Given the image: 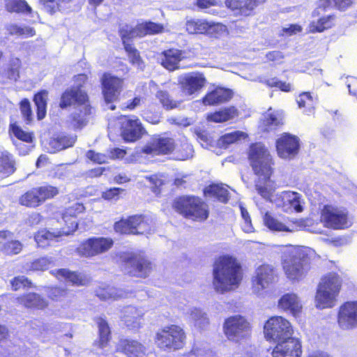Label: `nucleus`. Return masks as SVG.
<instances>
[{
	"label": "nucleus",
	"mask_w": 357,
	"mask_h": 357,
	"mask_svg": "<svg viewBox=\"0 0 357 357\" xmlns=\"http://www.w3.org/2000/svg\"><path fill=\"white\" fill-rule=\"evenodd\" d=\"M118 349L128 357H139L144 353L143 345L136 340L121 339L118 343Z\"/></svg>",
	"instance_id": "31"
},
{
	"label": "nucleus",
	"mask_w": 357,
	"mask_h": 357,
	"mask_svg": "<svg viewBox=\"0 0 357 357\" xmlns=\"http://www.w3.org/2000/svg\"><path fill=\"white\" fill-rule=\"evenodd\" d=\"M144 310L133 306H128L123 310V321L130 328H138L144 316Z\"/></svg>",
	"instance_id": "29"
},
{
	"label": "nucleus",
	"mask_w": 357,
	"mask_h": 357,
	"mask_svg": "<svg viewBox=\"0 0 357 357\" xmlns=\"http://www.w3.org/2000/svg\"><path fill=\"white\" fill-rule=\"evenodd\" d=\"M10 130L13 135L19 139L25 142H31L33 139L32 134L22 130L15 124L10 126Z\"/></svg>",
	"instance_id": "54"
},
{
	"label": "nucleus",
	"mask_w": 357,
	"mask_h": 357,
	"mask_svg": "<svg viewBox=\"0 0 357 357\" xmlns=\"http://www.w3.org/2000/svg\"><path fill=\"white\" fill-rule=\"evenodd\" d=\"M334 6V0H319L317 7L314 10L326 13L327 10Z\"/></svg>",
	"instance_id": "64"
},
{
	"label": "nucleus",
	"mask_w": 357,
	"mask_h": 357,
	"mask_svg": "<svg viewBox=\"0 0 357 357\" xmlns=\"http://www.w3.org/2000/svg\"><path fill=\"white\" fill-rule=\"evenodd\" d=\"M76 140L75 135L59 134L50 139V146L52 152L59 151L73 146Z\"/></svg>",
	"instance_id": "33"
},
{
	"label": "nucleus",
	"mask_w": 357,
	"mask_h": 357,
	"mask_svg": "<svg viewBox=\"0 0 357 357\" xmlns=\"http://www.w3.org/2000/svg\"><path fill=\"white\" fill-rule=\"evenodd\" d=\"M205 196L214 197L222 202H227L228 200L229 191L222 184H213L204 190Z\"/></svg>",
	"instance_id": "38"
},
{
	"label": "nucleus",
	"mask_w": 357,
	"mask_h": 357,
	"mask_svg": "<svg viewBox=\"0 0 357 357\" xmlns=\"http://www.w3.org/2000/svg\"><path fill=\"white\" fill-rule=\"evenodd\" d=\"M47 97L48 92L45 90L41 91L34 96L33 101L37 108L38 120L44 119L46 115Z\"/></svg>",
	"instance_id": "40"
},
{
	"label": "nucleus",
	"mask_w": 357,
	"mask_h": 357,
	"mask_svg": "<svg viewBox=\"0 0 357 357\" xmlns=\"http://www.w3.org/2000/svg\"><path fill=\"white\" fill-rule=\"evenodd\" d=\"M232 96L230 90L224 88H216L208 93L203 99L205 105L220 104L229 100Z\"/></svg>",
	"instance_id": "32"
},
{
	"label": "nucleus",
	"mask_w": 357,
	"mask_h": 357,
	"mask_svg": "<svg viewBox=\"0 0 357 357\" xmlns=\"http://www.w3.org/2000/svg\"><path fill=\"white\" fill-rule=\"evenodd\" d=\"M236 115L237 110L231 107L209 114L207 119L215 123H222L234 118Z\"/></svg>",
	"instance_id": "39"
},
{
	"label": "nucleus",
	"mask_w": 357,
	"mask_h": 357,
	"mask_svg": "<svg viewBox=\"0 0 357 357\" xmlns=\"http://www.w3.org/2000/svg\"><path fill=\"white\" fill-rule=\"evenodd\" d=\"M266 183L263 185H257L258 192L265 198H270L272 196L273 188L267 183L271 180H265Z\"/></svg>",
	"instance_id": "61"
},
{
	"label": "nucleus",
	"mask_w": 357,
	"mask_h": 357,
	"mask_svg": "<svg viewBox=\"0 0 357 357\" xmlns=\"http://www.w3.org/2000/svg\"><path fill=\"white\" fill-rule=\"evenodd\" d=\"M312 21L307 26V33H321L334 28L337 24V16L335 14L326 15L325 13L313 10Z\"/></svg>",
	"instance_id": "15"
},
{
	"label": "nucleus",
	"mask_w": 357,
	"mask_h": 357,
	"mask_svg": "<svg viewBox=\"0 0 357 357\" xmlns=\"http://www.w3.org/2000/svg\"><path fill=\"white\" fill-rule=\"evenodd\" d=\"M17 303L28 309L45 310L49 305L48 301L41 295L30 292L18 296L16 298Z\"/></svg>",
	"instance_id": "26"
},
{
	"label": "nucleus",
	"mask_w": 357,
	"mask_h": 357,
	"mask_svg": "<svg viewBox=\"0 0 357 357\" xmlns=\"http://www.w3.org/2000/svg\"><path fill=\"white\" fill-rule=\"evenodd\" d=\"M266 84L270 88H276L284 93H289L293 89L292 85L290 83L279 80L276 77L267 79Z\"/></svg>",
	"instance_id": "48"
},
{
	"label": "nucleus",
	"mask_w": 357,
	"mask_h": 357,
	"mask_svg": "<svg viewBox=\"0 0 357 357\" xmlns=\"http://www.w3.org/2000/svg\"><path fill=\"white\" fill-rule=\"evenodd\" d=\"M6 29L10 35L28 38L36 34L33 28L27 26H20L17 24H8L6 26Z\"/></svg>",
	"instance_id": "42"
},
{
	"label": "nucleus",
	"mask_w": 357,
	"mask_h": 357,
	"mask_svg": "<svg viewBox=\"0 0 357 357\" xmlns=\"http://www.w3.org/2000/svg\"><path fill=\"white\" fill-rule=\"evenodd\" d=\"M98 326L99 331V345L104 347L110 338V329L108 324L102 318L98 319Z\"/></svg>",
	"instance_id": "46"
},
{
	"label": "nucleus",
	"mask_w": 357,
	"mask_h": 357,
	"mask_svg": "<svg viewBox=\"0 0 357 357\" xmlns=\"http://www.w3.org/2000/svg\"><path fill=\"white\" fill-rule=\"evenodd\" d=\"M320 220L325 227L333 229H345L352 225L349 211L330 204L323 206Z\"/></svg>",
	"instance_id": "7"
},
{
	"label": "nucleus",
	"mask_w": 357,
	"mask_h": 357,
	"mask_svg": "<svg viewBox=\"0 0 357 357\" xmlns=\"http://www.w3.org/2000/svg\"><path fill=\"white\" fill-rule=\"evenodd\" d=\"M315 99L311 92L305 91L298 94L296 101L300 109H310L313 107Z\"/></svg>",
	"instance_id": "47"
},
{
	"label": "nucleus",
	"mask_w": 357,
	"mask_h": 357,
	"mask_svg": "<svg viewBox=\"0 0 357 357\" xmlns=\"http://www.w3.org/2000/svg\"><path fill=\"white\" fill-rule=\"evenodd\" d=\"M265 58L268 63L276 66L280 65L283 62V60L284 59V54L280 51L274 50L267 52Z\"/></svg>",
	"instance_id": "55"
},
{
	"label": "nucleus",
	"mask_w": 357,
	"mask_h": 357,
	"mask_svg": "<svg viewBox=\"0 0 357 357\" xmlns=\"http://www.w3.org/2000/svg\"><path fill=\"white\" fill-rule=\"evenodd\" d=\"M20 61L19 59H14L11 61V67L8 71V77L10 79L16 81L19 77V68Z\"/></svg>",
	"instance_id": "58"
},
{
	"label": "nucleus",
	"mask_w": 357,
	"mask_h": 357,
	"mask_svg": "<svg viewBox=\"0 0 357 357\" xmlns=\"http://www.w3.org/2000/svg\"><path fill=\"white\" fill-rule=\"evenodd\" d=\"M109 238H91L82 243L77 248V253L83 257H91L108 251L113 245Z\"/></svg>",
	"instance_id": "14"
},
{
	"label": "nucleus",
	"mask_w": 357,
	"mask_h": 357,
	"mask_svg": "<svg viewBox=\"0 0 357 357\" xmlns=\"http://www.w3.org/2000/svg\"><path fill=\"white\" fill-rule=\"evenodd\" d=\"M226 26L222 24H211L208 23V29H207V34H220L226 31Z\"/></svg>",
	"instance_id": "62"
},
{
	"label": "nucleus",
	"mask_w": 357,
	"mask_h": 357,
	"mask_svg": "<svg viewBox=\"0 0 357 357\" xmlns=\"http://www.w3.org/2000/svg\"><path fill=\"white\" fill-rule=\"evenodd\" d=\"M86 80V76L79 74L75 77L77 86L67 89L61 96L59 106L66 108L70 105H76L75 111L71 114V123L76 128H81L86 124L87 116L91 114V107L88 104V96L81 89L82 84Z\"/></svg>",
	"instance_id": "3"
},
{
	"label": "nucleus",
	"mask_w": 357,
	"mask_h": 357,
	"mask_svg": "<svg viewBox=\"0 0 357 357\" xmlns=\"http://www.w3.org/2000/svg\"><path fill=\"white\" fill-rule=\"evenodd\" d=\"M72 0H40L44 10L51 14L56 11H66Z\"/></svg>",
	"instance_id": "37"
},
{
	"label": "nucleus",
	"mask_w": 357,
	"mask_h": 357,
	"mask_svg": "<svg viewBox=\"0 0 357 357\" xmlns=\"http://www.w3.org/2000/svg\"><path fill=\"white\" fill-rule=\"evenodd\" d=\"M36 188L39 192L43 203L45 202L46 199L54 197L59 192L58 188L52 185H44Z\"/></svg>",
	"instance_id": "50"
},
{
	"label": "nucleus",
	"mask_w": 357,
	"mask_h": 357,
	"mask_svg": "<svg viewBox=\"0 0 357 357\" xmlns=\"http://www.w3.org/2000/svg\"><path fill=\"white\" fill-rule=\"evenodd\" d=\"M225 5L233 11L234 15H238L244 12L245 1V0H225Z\"/></svg>",
	"instance_id": "52"
},
{
	"label": "nucleus",
	"mask_w": 357,
	"mask_h": 357,
	"mask_svg": "<svg viewBox=\"0 0 357 357\" xmlns=\"http://www.w3.org/2000/svg\"><path fill=\"white\" fill-rule=\"evenodd\" d=\"M302 354L301 341L295 337L278 342L272 351L273 357H301Z\"/></svg>",
	"instance_id": "16"
},
{
	"label": "nucleus",
	"mask_w": 357,
	"mask_h": 357,
	"mask_svg": "<svg viewBox=\"0 0 357 357\" xmlns=\"http://www.w3.org/2000/svg\"><path fill=\"white\" fill-rule=\"evenodd\" d=\"M52 262V258L41 257L31 262L30 268L33 271H44L48 268Z\"/></svg>",
	"instance_id": "53"
},
{
	"label": "nucleus",
	"mask_w": 357,
	"mask_h": 357,
	"mask_svg": "<svg viewBox=\"0 0 357 357\" xmlns=\"http://www.w3.org/2000/svg\"><path fill=\"white\" fill-rule=\"evenodd\" d=\"M21 112L26 121H30L32 119V112L31 105L27 99H24L20 102Z\"/></svg>",
	"instance_id": "60"
},
{
	"label": "nucleus",
	"mask_w": 357,
	"mask_h": 357,
	"mask_svg": "<svg viewBox=\"0 0 357 357\" xmlns=\"http://www.w3.org/2000/svg\"><path fill=\"white\" fill-rule=\"evenodd\" d=\"M145 132V129L137 117H125L122 119L121 136L126 142H135L140 139Z\"/></svg>",
	"instance_id": "19"
},
{
	"label": "nucleus",
	"mask_w": 357,
	"mask_h": 357,
	"mask_svg": "<svg viewBox=\"0 0 357 357\" xmlns=\"http://www.w3.org/2000/svg\"><path fill=\"white\" fill-rule=\"evenodd\" d=\"M213 277V285L217 292L224 294L234 290L243 278L241 265L232 257H220L214 263Z\"/></svg>",
	"instance_id": "2"
},
{
	"label": "nucleus",
	"mask_w": 357,
	"mask_h": 357,
	"mask_svg": "<svg viewBox=\"0 0 357 357\" xmlns=\"http://www.w3.org/2000/svg\"><path fill=\"white\" fill-rule=\"evenodd\" d=\"M224 331L229 340L239 342L245 336V319L240 315L228 318L225 322Z\"/></svg>",
	"instance_id": "17"
},
{
	"label": "nucleus",
	"mask_w": 357,
	"mask_h": 357,
	"mask_svg": "<svg viewBox=\"0 0 357 357\" xmlns=\"http://www.w3.org/2000/svg\"><path fill=\"white\" fill-rule=\"evenodd\" d=\"M268 0H247V16L255 14Z\"/></svg>",
	"instance_id": "56"
},
{
	"label": "nucleus",
	"mask_w": 357,
	"mask_h": 357,
	"mask_svg": "<svg viewBox=\"0 0 357 357\" xmlns=\"http://www.w3.org/2000/svg\"><path fill=\"white\" fill-rule=\"evenodd\" d=\"M156 97L166 109H172L177 107V102L171 98L167 91H158Z\"/></svg>",
	"instance_id": "49"
},
{
	"label": "nucleus",
	"mask_w": 357,
	"mask_h": 357,
	"mask_svg": "<svg viewBox=\"0 0 357 357\" xmlns=\"http://www.w3.org/2000/svg\"><path fill=\"white\" fill-rule=\"evenodd\" d=\"M114 229L116 232L127 234H145L151 232L148 221L142 215L132 216L116 222Z\"/></svg>",
	"instance_id": "13"
},
{
	"label": "nucleus",
	"mask_w": 357,
	"mask_h": 357,
	"mask_svg": "<svg viewBox=\"0 0 357 357\" xmlns=\"http://www.w3.org/2000/svg\"><path fill=\"white\" fill-rule=\"evenodd\" d=\"M164 28L162 24H156L151 22H147L137 24L135 28L129 25L123 26L120 29V35L121 36L124 48L128 53L130 54L137 52L131 44L126 42L127 39L133 38L135 37H143L148 34H156L162 32Z\"/></svg>",
	"instance_id": "8"
},
{
	"label": "nucleus",
	"mask_w": 357,
	"mask_h": 357,
	"mask_svg": "<svg viewBox=\"0 0 357 357\" xmlns=\"http://www.w3.org/2000/svg\"><path fill=\"white\" fill-rule=\"evenodd\" d=\"M121 259L126 272L131 276L146 278L152 271L151 261L142 253H126Z\"/></svg>",
	"instance_id": "10"
},
{
	"label": "nucleus",
	"mask_w": 357,
	"mask_h": 357,
	"mask_svg": "<svg viewBox=\"0 0 357 357\" xmlns=\"http://www.w3.org/2000/svg\"><path fill=\"white\" fill-rule=\"evenodd\" d=\"M182 59V52L178 50L172 49L163 52L158 57L161 65L172 71L178 68V63Z\"/></svg>",
	"instance_id": "28"
},
{
	"label": "nucleus",
	"mask_w": 357,
	"mask_h": 357,
	"mask_svg": "<svg viewBox=\"0 0 357 357\" xmlns=\"http://www.w3.org/2000/svg\"><path fill=\"white\" fill-rule=\"evenodd\" d=\"M66 295V291L60 287L51 288L48 292V297L52 300H58Z\"/></svg>",
	"instance_id": "63"
},
{
	"label": "nucleus",
	"mask_w": 357,
	"mask_h": 357,
	"mask_svg": "<svg viewBox=\"0 0 357 357\" xmlns=\"http://www.w3.org/2000/svg\"><path fill=\"white\" fill-rule=\"evenodd\" d=\"M280 198L281 202L278 205L284 212L301 213L303 211L299 193L292 191H284L280 195Z\"/></svg>",
	"instance_id": "25"
},
{
	"label": "nucleus",
	"mask_w": 357,
	"mask_h": 357,
	"mask_svg": "<svg viewBox=\"0 0 357 357\" xmlns=\"http://www.w3.org/2000/svg\"><path fill=\"white\" fill-rule=\"evenodd\" d=\"M264 333L268 341L279 342L292 337L294 328L287 319L282 316H273L266 321Z\"/></svg>",
	"instance_id": "9"
},
{
	"label": "nucleus",
	"mask_w": 357,
	"mask_h": 357,
	"mask_svg": "<svg viewBox=\"0 0 357 357\" xmlns=\"http://www.w3.org/2000/svg\"><path fill=\"white\" fill-rule=\"evenodd\" d=\"M206 81L204 75L198 72L185 74L178 78L182 90L187 95L199 91L205 85Z\"/></svg>",
	"instance_id": "21"
},
{
	"label": "nucleus",
	"mask_w": 357,
	"mask_h": 357,
	"mask_svg": "<svg viewBox=\"0 0 357 357\" xmlns=\"http://www.w3.org/2000/svg\"><path fill=\"white\" fill-rule=\"evenodd\" d=\"M278 276L275 269L269 265L263 264L257 270V275L253 280L254 286H257L258 289H264L269 284L275 282Z\"/></svg>",
	"instance_id": "24"
},
{
	"label": "nucleus",
	"mask_w": 357,
	"mask_h": 357,
	"mask_svg": "<svg viewBox=\"0 0 357 357\" xmlns=\"http://www.w3.org/2000/svg\"><path fill=\"white\" fill-rule=\"evenodd\" d=\"M278 155L282 159L291 160L299 153L301 141L298 136L283 132L275 141Z\"/></svg>",
	"instance_id": "12"
},
{
	"label": "nucleus",
	"mask_w": 357,
	"mask_h": 357,
	"mask_svg": "<svg viewBox=\"0 0 357 357\" xmlns=\"http://www.w3.org/2000/svg\"><path fill=\"white\" fill-rule=\"evenodd\" d=\"M313 250L299 245H289L283 252L281 260L282 270L291 282L304 279L312 267Z\"/></svg>",
	"instance_id": "1"
},
{
	"label": "nucleus",
	"mask_w": 357,
	"mask_h": 357,
	"mask_svg": "<svg viewBox=\"0 0 357 357\" xmlns=\"http://www.w3.org/2000/svg\"><path fill=\"white\" fill-rule=\"evenodd\" d=\"M77 227V223L75 221H72L70 226L68 227L67 230L63 229L62 230H56L52 232L45 229L41 230L35 235L34 238L39 247L46 248L50 245V242L54 238L63 235L68 236L74 231Z\"/></svg>",
	"instance_id": "23"
},
{
	"label": "nucleus",
	"mask_w": 357,
	"mask_h": 357,
	"mask_svg": "<svg viewBox=\"0 0 357 357\" xmlns=\"http://www.w3.org/2000/svg\"><path fill=\"white\" fill-rule=\"evenodd\" d=\"M245 135L241 131H234L222 135L218 139V144L224 148H227L229 145L236 143L238 141L244 139Z\"/></svg>",
	"instance_id": "44"
},
{
	"label": "nucleus",
	"mask_w": 357,
	"mask_h": 357,
	"mask_svg": "<svg viewBox=\"0 0 357 357\" xmlns=\"http://www.w3.org/2000/svg\"><path fill=\"white\" fill-rule=\"evenodd\" d=\"M338 322L347 328L357 326V301H347L340 306Z\"/></svg>",
	"instance_id": "22"
},
{
	"label": "nucleus",
	"mask_w": 357,
	"mask_h": 357,
	"mask_svg": "<svg viewBox=\"0 0 357 357\" xmlns=\"http://www.w3.org/2000/svg\"><path fill=\"white\" fill-rule=\"evenodd\" d=\"M342 285V279L337 272L322 275L315 295L316 306L319 308L332 307L335 305Z\"/></svg>",
	"instance_id": "4"
},
{
	"label": "nucleus",
	"mask_w": 357,
	"mask_h": 357,
	"mask_svg": "<svg viewBox=\"0 0 357 357\" xmlns=\"http://www.w3.org/2000/svg\"><path fill=\"white\" fill-rule=\"evenodd\" d=\"M284 125L282 112L274 110L270 107L262 114L258 125V130L261 133L275 131Z\"/></svg>",
	"instance_id": "18"
},
{
	"label": "nucleus",
	"mask_w": 357,
	"mask_h": 357,
	"mask_svg": "<svg viewBox=\"0 0 357 357\" xmlns=\"http://www.w3.org/2000/svg\"><path fill=\"white\" fill-rule=\"evenodd\" d=\"M173 206L184 217L195 221H204L209 215L207 204L197 197H180L174 201Z\"/></svg>",
	"instance_id": "6"
},
{
	"label": "nucleus",
	"mask_w": 357,
	"mask_h": 357,
	"mask_svg": "<svg viewBox=\"0 0 357 357\" xmlns=\"http://www.w3.org/2000/svg\"><path fill=\"white\" fill-rule=\"evenodd\" d=\"M23 248L22 243L17 240H12L3 244V250L8 255L19 254Z\"/></svg>",
	"instance_id": "51"
},
{
	"label": "nucleus",
	"mask_w": 357,
	"mask_h": 357,
	"mask_svg": "<svg viewBox=\"0 0 357 357\" xmlns=\"http://www.w3.org/2000/svg\"><path fill=\"white\" fill-rule=\"evenodd\" d=\"M12 288L14 291H17L22 287L29 286L31 282L24 275L15 277L11 282Z\"/></svg>",
	"instance_id": "59"
},
{
	"label": "nucleus",
	"mask_w": 357,
	"mask_h": 357,
	"mask_svg": "<svg viewBox=\"0 0 357 357\" xmlns=\"http://www.w3.org/2000/svg\"><path fill=\"white\" fill-rule=\"evenodd\" d=\"M59 274L75 284H82V279L80 278L79 275H77L76 273L70 272V271L66 269H61L59 271Z\"/></svg>",
	"instance_id": "57"
},
{
	"label": "nucleus",
	"mask_w": 357,
	"mask_h": 357,
	"mask_svg": "<svg viewBox=\"0 0 357 357\" xmlns=\"http://www.w3.org/2000/svg\"><path fill=\"white\" fill-rule=\"evenodd\" d=\"M174 142L171 138H160L150 146L144 147V152L147 154H167L174 149Z\"/></svg>",
	"instance_id": "30"
},
{
	"label": "nucleus",
	"mask_w": 357,
	"mask_h": 357,
	"mask_svg": "<svg viewBox=\"0 0 357 357\" xmlns=\"http://www.w3.org/2000/svg\"><path fill=\"white\" fill-rule=\"evenodd\" d=\"M248 158L255 174L259 178H270L273 174V159L268 148L261 142L251 144Z\"/></svg>",
	"instance_id": "5"
},
{
	"label": "nucleus",
	"mask_w": 357,
	"mask_h": 357,
	"mask_svg": "<svg viewBox=\"0 0 357 357\" xmlns=\"http://www.w3.org/2000/svg\"><path fill=\"white\" fill-rule=\"evenodd\" d=\"M97 296L103 301L109 299H119L127 296V293L121 289L113 287H108L106 289H100L97 291Z\"/></svg>",
	"instance_id": "41"
},
{
	"label": "nucleus",
	"mask_w": 357,
	"mask_h": 357,
	"mask_svg": "<svg viewBox=\"0 0 357 357\" xmlns=\"http://www.w3.org/2000/svg\"><path fill=\"white\" fill-rule=\"evenodd\" d=\"M185 340L183 330L178 326L172 325L157 334L156 343L162 349L177 350L184 346Z\"/></svg>",
	"instance_id": "11"
},
{
	"label": "nucleus",
	"mask_w": 357,
	"mask_h": 357,
	"mask_svg": "<svg viewBox=\"0 0 357 357\" xmlns=\"http://www.w3.org/2000/svg\"><path fill=\"white\" fill-rule=\"evenodd\" d=\"M278 307L290 312L294 317L298 316L302 312V305L298 296L295 293H286L278 301Z\"/></svg>",
	"instance_id": "27"
},
{
	"label": "nucleus",
	"mask_w": 357,
	"mask_h": 357,
	"mask_svg": "<svg viewBox=\"0 0 357 357\" xmlns=\"http://www.w3.org/2000/svg\"><path fill=\"white\" fill-rule=\"evenodd\" d=\"M189 319L197 328L204 329L209 324V319L207 314L200 309L194 307L188 312Z\"/></svg>",
	"instance_id": "35"
},
{
	"label": "nucleus",
	"mask_w": 357,
	"mask_h": 357,
	"mask_svg": "<svg viewBox=\"0 0 357 357\" xmlns=\"http://www.w3.org/2000/svg\"><path fill=\"white\" fill-rule=\"evenodd\" d=\"M185 26L190 34L207 33L208 22L202 20H190L186 22Z\"/></svg>",
	"instance_id": "43"
},
{
	"label": "nucleus",
	"mask_w": 357,
	"mask_h": 357,
	"mask_svg": "<svg viewBox=\"0 0 357 357\" xmlns=\"http://www.w3.org/2000/svg\"><path fill=\"white\" fill-rule=\"evenodd\" d=\"M16 171L13 155L7 151H0V173L9 176Z\"/></svg>",
	"instance_id": "34"
},
{
	"label": "nucleus",
	"mask_w": 357,
	"mask_h": 357,
	"mask_svg": "<svg viewBox=\"0 0 357 357\" xmlns=\"http://www.w3.org/2000/svg\"><path fill=\"white\" fill-rule=\"evenodd\" d=\"M20 204L30 208H36L43 204L39 192L34 188L22 195L20 198Z\"/></svg>",
	"instance_id": "36"
},
{
	"label": "nucleus",
	"mask_w": 357,
	"mask_h": 357,
	"mask_svg": "<svg viewBox=\"0 0 357 357\" xmlns=\"http://www.w3.org/2000/svg\"><path fill=\"white\" fill-rule=\"evenodd\" d=\"M102 93L107 102L115 101L121 93L123 80L110 74L105 73L101 78Z\"/></svg>",
	"instance_id": "20"
},
{
	"label": "nucleus",
	"mask_w": 357,
	"mask_h": 357,
	"mask_svg": "<svg viewBox=\"0 0 357 357\" xmlns=\"http://www.w3.org/2000/svg\"><path fill=\"white\" fill-rule=\"evenodd\" d=\"M264 225L273 231H288L287 227L275 218L271 213L266 212L263 216Z\"/></svg>",
	"instance_id": "45"
}]
</instances>
